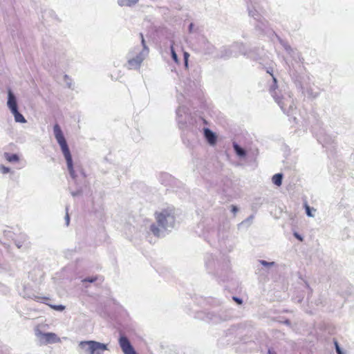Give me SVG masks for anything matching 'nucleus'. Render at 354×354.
<instances>
[{
  "mask_svg": "<svg viewBox=\"0 0 354 354\" xmlns=\"http://www.w3.org/2000/svg\"><path fill=\"white\" fill-rule=\"evenodd\" d=\"M96 280V278H94V277H88V278H85L84 279L82 280L83 282H90V283H93Z\"/></svg>",
  "mask_w": 354,
  "mask_h": 354,
  "instance_id": "obj_24",
  "label": "nucleus"
},
{
  "mask_svg": "<svg viewBox=\"0 0 354 354\" xmlns=\"http://www.w3.org/2000/svg\"><path fill=\"white\" fill-rule=\"evenodd\" d=\"M171 57H172L173 60L176 63H178V59L177 54L176 53V52H175V50L174 49L173 44L171 45Z\"/></svg>",
  "mask_w": 354,
  "mask_h": 354,
  "instance_id": "obj_17",
  "label": "nucleus"
},
{
  "mask_svg": "<svg viewBox=\"0 0 354 354\" xmlns=\"http://www.w3.org/2000/svg\"><path fill=\"white\" fill-rule=\"evenodd\" d=\"M50 307L54 310H58V311H62L65 309V306L63 305H50Z\"/></svg>",
  "mask_w": 354,
  "mask_h": 354,
  "instance_id": "obj_19",
  "label": "nucleus"
},
{
  "mask_svg": "<svg viewBox=\"0 0 354 354\" xmlns=\"http://www.w3.org/2000/svg\"><path fill=\"white\" fill-rule=\"evenodd\" d=\"M335 349H336V351H337V354H342V352L341 351V348L337 343V342L335 340Z\"/></svg>",
  "mask_w": 354,
  "mask_h": 354,
  "instance_id": "obj_22",
  "label": "nucleus"
},
{
  "mask_svg": "<svg viewBox=\"0 0 354 354\" xmlns=\"http://www.w3.org/2000/svg\"><path fill=\"white\" fill-rule=\"evenodd\" d=\"M71 194L73 196H75L76 195H77L78 193L77 192H72Z\"/></svg>",
  "mask_w": 354,
  "mask_h": 354,
  "instance_id": "obj_33",
  "label": "nucleus"
},
{
  "mask_svg": "<svg viewBox=\"0 0 354 354\" xmlns=\"http://www.w3.org/2000/svg\"><path fill=\"white\" fill-rule=\"evenodd\" d=\"M119 344L124 354H137L129 340L124 336H122L119 339Z\"/></svg>",
  "mask_w": 354,
  "mask_h": 354,
  "instance_id": "obj_6",
  "label": "nucleus"
},
{
  "mask_svg": "<svg viewBox=\"0 0 354 354\" xmlns=\"http://www.w3.org/2000/svg\"><path fill=\"white\" fill-rule=\"evenodd\" d=\"M140 39H141V43H142V49H140V47H138V51L142 53H144L147 55H149V48L147 47L146 43H145V40L144 39V36L142 33L140 34Z\"/></svg>",
  "mask_w": 354,
  "mask_h": 354,
  "instance_id": "obj_13",
  "label": "nucleus"
},
{
  "mask_svg": "<svg viewBox=\"0 0 354 354\" xmlns=\"http://www.w3.org/2000/svg\"><path fill=\"white\" fill-rule=\"evenodd\" d=\"M267 73H269V74L272 76V79H273L274 82L276 84V83H277V79L275 78V77H274V75H273V71H272V68H269V69H268V70H267Z\"/></svg>",
  "mask_w": 354,
  "mask_h": 354,
  "instance_id": "obj_23",
  "label": "nucleus"
},
{
  "mask_svg": "<svg viewBox=\"0 0 354 354\" xmlns=\"http://www.w3.org/2000/svg\"><path fill=\"white\" fill-rule=\"evenodd\" d=\"M193 26H194L193 24H190L189 27V31H192Z\"/></svg>",
  "mask_w": 354,
  "mask_h": 354,
  "instance_id": "obj_31",
  "label": "nucleus"
},
{
  "mask_svg": "<svg viewBox=\"0 0 354 354\" xmlns=\"http://www.w3.org/2000/svg\"><path fill=\"white\" fill-rule=\"evenodd\" d=\"M34 299L39 302L46 304V301L48 300L49 298L46 297L34 296Z\"/></svg>",
  "mask_w": 354,
  "mask_h": 354,
  "instance_id": "obj_18",
  "label": "nucleus"
},
{
  "mask_svg": "<svg viewBox=\"0 0 354 354\" xmlns=\"http://www.w3.org/2000/svg\"><path fill=\"white\" fill-rule=\"evenodd\" d=\"M201 50L203 53L207 55L212 54L214 51V46L205 38L202 39L201 42Z\"/></svg>",
  "mask_w": 354,
  "mask_h": 354,
  "instance_id": "obj_9",
  "label": "nucleus"
},
{
  "mask_svg": "<svg viewBox=\"0 0 354 354\" xmlns=\"http://www.w3.org/2000/svg\"><path fill=\"white\" fill-rule=\"evenodd\" d=\"M294 236H295L298 240H299L300 241H303L302 237H301L299 234H297V232H295V233L294 234Z\"/></svg>",
  "mask_w": 354,
  "mask_h": 354,
  "instance_id": "obj_28",
  "label": "nucleus"
},
{
  "mask_svg": "<svg viewBox=\"0 0 354 354\" xmlns=\"http://www.w3.org/2000/svg\"><path fill=\"white\" fill-rule=\"evenodd\" d=\"M233 299H234L235 301H236L238 304H241L242 303V300H241V299H239V298H238V297H233Z\"/></svg>",
  "mask_w": 354,
  "mask_h": 354,
  "instance_id": "obj_30",
  "label": "nucleus"
},
{
  "mask_svg": "<svg viewBox=\"0 0 354 354\" xmlns=\"http://www.w3.org/2000/svg\"><path fill=\"white\" fill-rule=\"evenodd\" d=\"M155 218L158 226L152 224L150 230L156 236H164V231H170L174 227L176 223L175 209L168 207L155 213Z\"/></svg>",
  "mask_w": 354,
  "mask_h": 354,
  "instance_id": "obj_1",
  "label": "nucleus"
},
{
  "mask_svg": "<svg viewBox=\"0 0 354 354\" xmlns=\"http://www.w3.org/2000/svg\"><path fill=\"white\" fill-rule=\"evenodd\" d=\"M282 178L283 175L281 174H276L272 176V181L274 185L280 186L282 184Z\"/></svg>",
  "mask_w": 354,
  "mask_h": 354,
  "instance_id": "obj_15",
  "label": "nucleus"
},
{
  "mask_svg": "<svg viewBox=\"0 0 354 354\" xmlns=\"http://www.w3.org/2000/svg\"><path fill=\"white\" fill-rule=\"evenodd\" d=\"M35 335L42 344H54L61 342V339L54 333H42L39 329H35Z\"/></svg>",
  "mask_w": 354,
  "mask_h": 354,
  "instance_id": "obj_5",
  "label": "nucleus"
},
{
  "mask_svg": "<svg viewBox=\"0 0 354 354\" xmlns=\"http://www.w3.org/2000/svg\"><path fill=\"white\" fill-rule=\"evenodd\" d=\"M53 131H54V135H55V139L57 141L58 144L59 145L63 153V155L66 160L67 167L69 171L70 175H71V178L75 179L76 177V175H75V171L73 169L72 156H71L69 148L68 147L66 140V139L64 136V134L62 133V131L60 127L57 124L54 125Z\"/></svg>",
  "mask_w": 354,
  "mask_h": 354,
  "instance_id": "obj_2",
  "label": "nucleus"
},
{
  "mask_svg": "<svg viewBox=\"0 0 354 354\" xmlns=\"http://www.w3.org/2000/svg\"><path fill=\"white\" fill-rule=\"evenodd\" d=\"M249 15H252V16H253V17L254 16V14H253V13L252 12V11H250V10L249 11Z\"/></svg>",
  "mask_w": 354,
  "mask_h": 354,
  "instance_id": "obj_34",
  "label": "nucleus"
},
{
  "mask_svg": "<svg viewBox=\"0 0 354 354\" xmlns=\"http://www.w3.org/2000/svg\"><path fill=\"white\" fill-rule=\"evenodd\" d=\"M269 353L270 354H276L275 353H272L270 351H269Z\"/></svg>",
  "mask_w": 354,
  "mask_h": 354,
  "instance_id": "obj_36",
  "label": "nucleus"
},
{
  "mask_svg": "<svg viewBox=\"0 0 354 354\" xmlns=\"http://www.w3.org/2000/svg\"><path fill=\"white\" fill-rule=\"evenodd\" d=\"M148 55L138 51V46L129 50L127 55V67L129 70L139 69L142 63Z\"/></svg>",
  "mask_w": 354,
  "mask_h": 354,
  "instance_id": "obj_4",
  "label": "nucleus"
},
{
  "mask_svg": "<svg viewBox=\"0 0 354 354\" xmlns=\"http://www.w3.org/2000/svg\"><path fill=\"white\" fill-rule=\"evenodd\" d=\"M7 106L10 112L18 109L17 97L10 89L8 91Z\"/></svg>",
  "mask_w": 354,
  "mask_h": 354,
  "instance_id": "obj_8",
  "label": "nucleus"
},
{
  "mask_svg": "<svg viewBox=\"0 0 354 354\" xmlns=\"http://www.w3.org/2000/svg\"><path fill=\"white\" fill-rule=\"evenodd\" d=\"M305 209H306V214L308 216H313V215L311 213L310 207L306 203L305 204Z\"/></svg>",
  "mask_w": 354,
  "mask_h": 354,
  "instance_id": "obj_21",
  "label": "nucleus"
},
{
  "mask_svg": "<svg viewBox=\"0 0 354 354\" xmlns=\"http://www.w3.org/2000/svg\"><path fill=\"white\" fill-rule=\"evenodd\" d=\"M10 171V169L8 167H6L3 165H0V172L3 174H8Z\"/></svg>",
  "mask_w": 354,
  "mask_h": 354,
  "instance_id": "obj_20",
  "label": "nucleus"
},
{
  "mask_svg": "<svg viewBox=\"0 0 354 354\" xmlns=\"http://www.w3.org/2000/svg\"><path fill=\"white\" fill-rule=\"evenodd\" d=\"M78 347L80 354H103L108 350L107 344L94 340L81 341Z\"/></svg>",
  "mask_w": 354,
  "mask_h": 354,
  "instance_id": "obj_3",
  "label": "nucleus"
},
{
  "mask_svg": "<svg viewBox=\"0 0 354 354\" xmlns=\"http://www.w3.org/2000/svg\"><path fill=\"white\" fill-rule=\"evenodd\" d=\"M261 263L263 266H272V265H274V262L268 263V262L263 260V261H261Z\"/></svg>",
  "mask_w": 354,
  "mask_h": 354,
  "instance_id": "obj_26",
  "label": "nucleus"
},
{
  "mask_svg": "<svg viewBox=\"0 0 354 354\" xmlns=\"http://www.w3.org/2000/svg\"><path fill=\"white\" fill-rule=\"evenodd\" d=\"M231 211L235 214L238 211V208L236 206L232 205Z\"/></svg>",
  "mask_w": 354,
  "mask_h": 354,
  "instance_id": "obj_29",
  "label": "nucleus"
},
{
  "mask_svg": "<svg viewBox=\"0 0 354 354\" xmlns=\"http://www.w3.org/2000/svg\"><path fill=\"white\" fill-rule=\"evenodd\" d=\"M203 134L206 140L210 145H214L216 142V134L208 128L203 129Z\"/></svg>",
  "mask_w": 354,
  "mask_h": 354,
  "instance_id": "obj_10",
  "label": "nucleus"
},
{
  "mask_svg": "<svg viewBox=\"0 0 354 354\" xmlns=\"http://www.w3.org/2000/svg\"><path fill=\"white\" fill-rule=\"evenodd\" d=\"M234 148L238 155L240 156H243V149L239 147L236 143H234Z\"/></svg>",
  "mask_w": 354,
  "mask_h": 354,
  "instance_id": "obj_16",
  "label": "nucleus"
},
{
  "mask_svg": "<svg viewBox=\"0 0 354 354\" xmlns=\"http://www.w3.org/2000/svg\"><path fill=\"white\" fill-rule=\"evenodd\" d=\"M65 221H66V225H68L69 222H70V218H69V215H68V212H66V214L65 216Z\"/></svg>",
  "mask_w": 354,
  "mask_h": 354,
  "instance_id": "obj_27",
  "label": "nucleus"
},
{
  "mask_svg": "<svg viewBox=\"0 0 354 354\" xmlns=\"http://www.w3.org/2000/svg\"><path fill=\"white\" fill-rule=\"evenodd\" d=\"M4 158L10 162H17L19 160V157L17 154H11L9 153H4Z\"/></svg>",
  "mask_w": 354,
  "mask_h": 354,
  "instance_id": "obj_14",
  "label": "nucleus"
},
{
  "mask_svg": "<svg viewBox=\"0 0 354 354\" xmlns=\"http://www.w3.org/2000/svg\"><path fill=\"white\" fill-rule=\"evenodd\" d=\"M244 156H245V158H246V156H247V153H246V151H245V150Z\"/></svg>",
  "mask_w": 354,
  "mask_h": 354,
  "instance_id": "obj_35",
  "label": "nucleus"
},
{
  "mask_svg": "<svg viewBox=\"0 0 354 354\" xmlns=\"http://www.w3.org/2000/svg\"><path fill=\"white\" fill-rule=\"evenodd\" d=\"M140 0H117L120 7L133 8L138 4Z\"/></svg>",
  "mask_w": 354,
  "mask_h": 354,
  "instance_id": "obj_11",
  "label": "nucleus"
},
{
  "mask_svg": "<svg viewBox=\"0 0 354 354\" xmlns=\"http://www.w3.org/2000/svg\"><path fill=\"white\" fill-rule=\"evenodd\" d=\"M188 115L187 109L184 106H180L176 110V120L180 124H184L187 122Z\"/></svg>",
  "mask_w": 354,
  "mask_h": 354,
  "instance_id": "obj_7",
  "label": "nucleus"
},
{
  "mask_svg": "<svg viewBox=\"0 0 354 354\" xmlns=\"http://www.w3.org/2000/svg\"><path fill=\"white\" fill-rule=\"evenodd\" d=\"M16 245L17 246L18 248H21L22 246L20 243H16Z\"/></svg>",
  "mask_w": 354,
  "mask_h": 354,
  "instance_id": "obj_32",
  "label": "nucleus"
},
{
  "mask_svg": "<svg viewBox=\"0 0 354 354\" xmlns=\"http://www.w3.org/2000/svg\"><path fill=\"white\" fill-rule=\"evenodd\" d=\"M11 113L13 115L15 121L18 123H26L27 121L24 116L21 114L18 109L14 111H12Z\"/></svg>",
  "mask_w": 354,
  "mask_h": 354,
  "instance_id": "obj_12",
  "label": "nucleus"
},
{
  "mask_svg": "<svg viewBox=\"0 0 354 354\" xmlns=\"http://www.w3.org/2000/svg\"><path fill=\"white\" fill-rule=\"evenodd\" d=\"M189 55L188 53L185 52L184 53V59H185V64L186 66H187L188 65V57H189Z\"/></svg>",
  "mask_w": 354,
  "mask_h": 354,
  "instance_id": "obj_25",
  "label": "nucleus"
}]
</instances>
